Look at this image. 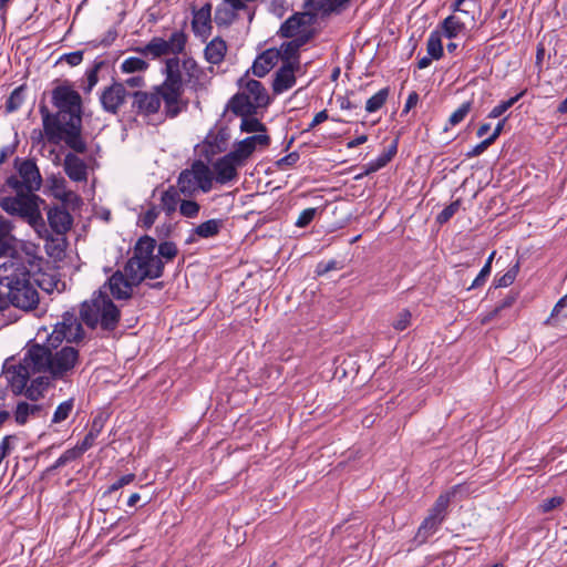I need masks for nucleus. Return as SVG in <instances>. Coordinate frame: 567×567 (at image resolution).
<instances>
[{"instance_id":"nucleus-5","label":"nucleus","mask_w":567,"mask_h":567,"mask_svg":"<svg viewBox=\"0 0 567 567\" xmlns=\"http://www.w3.org/2000/svg\"><path fill=\"white\" fill-rule=\"evenodd\" d=\"M24 255L14 251L10 259L0 265V285L12 289L31 280V268L39 266V258L34 246H23Z\"/></svg>"},{"instance_id":"nucleus-7","label":"nucleus","mask_w":567,"mask_h":567,"mask_svg":"<svg viewBox=\"0 0 567 567\" xmlns=\"http://www.w3.org/2000/svg\"><path fill=\"white\" fill-rule=\"evenodd\" d=\"M452 497L453 493L451 492L439 495L434 504L429 508L426 516L421 522L415 533L414 542L419 545H423L440 529L447 518Z\"/></svg>"},{"instance_id":"nucleus-53","label":"nucleus","mask_w":567,"mask_h":567,"mask_svg":"<svg viewBox=\"0 0 567 567\" xmlns=\"http://www.w3.org/2000/svg\"><path fill=\"white\" fill-rule=\"evenodd\" d=\"M158 257L163 260L165 259L166 261H172L178 254V248L176 246L175 243L173 241H162L159 245H158Z\"/></svg>"},{"instance_id":"nucleus-35","label":"nucleus","mask_w":567,"mask_h":567,"mask_svg":"<svg viewBox=\"0 0 567 567\" xmlns=\"http://www.w3.org/2000/svg\"><path fill=\"white\" fill-rule=\"evenodd\" d=\"M398 152V138H395L391 145L382 153L380 154L374 161H371L368 163V167L365 173H373L382 167L386 166L388 163L392 161L394 155Z\"/></svg>"},{"instance_id":"nucleus-14","label":"nucleus","mask_w":567,"mask_h":567,"mask_svg":"<svg viewBox=\"0 0 567 567\" xmlns=\"http://www.w3.org/2000/svg\"><path fill=\"white\" fill-rule=\"evenodd\" d=\"M142 282L133 280L130 274L124 271H115L107 280L110 293L116 300H127L133 296V289Z\"/></svg>"},{"instance_id":"nucleus-48","label":"nucleus","mask_w":567,"mask_h":567,"mask_svg":"<svg viewBox=\"0 0 567 567\" xmlns=\"http://www.w3.org/2000/svg\"><path fill=\"white\" fill-rule=\"evenodd\" d=\"M148 68V63L142 58L130 56L125 59L121 65V70L123 73H135V72H144Z\"/></svg>"},{"instance_id":"nucleus-24","label":"nucleus","mask_w":567,"mask_h":567,"mask_svg":"<svg viewBox=\"0 0 567 567\" xmlns=\"http://www.w3.org/2000/svg\"><path fill=\"white\" fill-rule=\"evenodd\" d=\"M31 370L23 362L12 367V370L8 371L9 382L14 394H21L27 389L28 381L31 375Z\"/></svg>"},{"instance_id":"nucleus-19","label":"nucleus","mask_w":567,"mask_h":567,"mask_svg":"<svg viewBox=\"0 0 567 567\" xmlns=\"http://www.w3.org/2000/svg\"><path fill=\"white\" fill-rule=\"evenodd\" d=\"M76 152H70L65 155L63 162V168L66 176L73 182H86L87 181V165L80 158Z\"/></svg>"},{"instance_id":"nucleus-6","label":"nucleus","mask_w":567,"mask_h":567,"mask_svg":"<svg viewBox=\"0 0 567 567\" xmlns=\"http://www.w3.org/2000/svg\"><path fill=\"white\" fill-rule=\"evenodd\" d=\"M14 196H4L0 198V207L7 214L17 216L25 220L37 231L40 228H44L45 224L40 212V203L43 200L35 194L21 190L12 189Z\"/></svg>"},{"instance_id":"nucleus-42","label":"nucleus","mask_w":567,"mask_h":567,"mask_svg":"<svg viewBox=\"0 0 567 567\" xmlns=\"http://www.w3.org/2000/svg\"><path fill=\"white\" fill-rule=\"evenodd\" d=\"M427 55L434 60H439L443 56V45L441 41V34L437 31L431 32L426 41Z\"/></svg>"},{"instance_id":"nucleus-34","label":"nucleus","mask_w":567,"mask_h":567,"mask_svg":"<svg viewBox=\"0 0 567 567\" xmlns=\"http://www.w3.org/2000/svg\"><path fill=\"white\" fill-rule=\"evenodd\" d=\"M299 51L298 44L292 42V40L284 42L280 49H277L279 53L278 60H281L282 63L290 62L296 68H301Z\"/></svg>"},{"instance_id":"nucleus-44","label":"nucleus","mask_w":567,"mask_h":567,"mask_svg":"<svg viewBox=\"0 0 567 567\" xmlns=\"http://www.w3.org/2000/svg\"><path fill=\"white\" fill-rule=\"evenodd\" d=\"M49 385L48 378L39 377L31 381V384L24 390V394L29 400L35 401Z\"/></svg>"},{"instance_id":"nucleus-38","label":"nucleus","mask_w":567,"mask_h":567,"mask_svg":"<svg viewBox=\"0 0 567 567\" xmlns=\"http://www.w3.org/2000/svg\"><path fill=\"white\" fill-rule=\"evenodd\" d=\"M223 227L221 219H208L193 229V233L200 238H212L219 234Z\"/></svg>"},{"instance_id":"nucleus-45","label":"nucleus","mask_w":567,"mask_h":567,"mask_svg":"<svg viewBox=\"0 0 567 567\" xmlns=\"http://www.w3.org/2000/svg\"><path fill=\"white\" fill-rule=\"evenodd\" d=\"M24 91L25 85H20L11 92L10 96L6 101V112L12 113L20 109L24 101Z\"/></svg>"},{"instance_id":"nucleus-1","label":"nucleus","mask_w":567,"mask_h":567,"mask_svg":"<svg viewBox=\"0 0 567 567\" xmlns=\"http://www.w3.org/2000/svg\"><path fill=\"white\" fill-rule=\"evenodd\" d=\"M51 102L58 110L55 113L50 112L44 102L39 105L48 142L54 145L64 142L73 152L86 153L87 144L82 136L83 110L80 93L65 81L52 90Z\"/></svg>"},{"instance_id":"nucleus-60","label":"nucleus","mask_w":567,"mask_h":567,"mask_svg":"<svg viewBox=\"0 0 567 567\" xmlns=\"http://www.w3.org/2000/svg\"><path fill=\"white\" fill-rule=\"evenodd\" d=\"M341 268H342V265L339 261L331 259L329 261L318 262V265L316 266L315 272L317 276H324L329 271L339 270Z\"/></svg>"},{"instance_id":"nucleus-28","label":"nucleus","mask_w":567,"mask_h":567,"mask_svg":"<svg viewBox=\"0 0 567 567\" xmlns=\"http://www.w3.org/2000/svg\"><path fill=\"white\" fill-rule=\"evenodd\" d=\"M14 228V225L11 220L4 218L0 220V249L7 251V252H14L17 238L12 234V230Z\"/></svg>"},{"instance_id":"nucleus-41","label":"nucleus","mask_w":567,"mask_h":567,"mask_svg":"<svg viewBox=\"0 0 567 567\" xmlns=\"http://www.w3.org/2000/svg\"><path fill=\"white\" fill-rule=\"evenodd\" d=\"M66 243L63 237L49 238L45 243V251L50 257L61 259L65 252Z\"/></svg>"},{"instance_id":"nucleus-25","label":"nucleus","mask_w":567,"mask_h":567,"mask_svg":"<svg viewBox=\"0 0 567 567\" xmlns=\"http://www.w3.org/2000/svg\"><path fill=\"white\" fill-rule=\"evenodd\" d=\"M198 189L208 193L213 187V173L203 161L196 159L190 166Z\"/></svg>"},{"instance_id":"nucleus-56","label":"nucleus","mask_w":567,"mask_h":567,"mask_svg":"<svg viewBox=\"0 0 567 567\" xmlns=\"http://www.w3.org/2000/svg\"><path fill=\"white\" fill-rule=\"evenodd\" d=\"M411 319L412 313L410 312V310L402 309L401 311H399L395 319L393 320L392 327L396 331H403L410 326Z\"/></svg>"},{"instance_id":"nucleus-21","label":"nucleus","mask_w":567,"mask_h":567,"mask_svg":"<svg viewBox=\"0 0 567 567\" xmlns=\"http://www.w3.org/2000/svg\"><path fill=\"white\" fill-rule=\"evenodd\" d=\"M227 109L240 117L244 115H256L258 110L246 92H238L233 95L227 103Z\"/></svg>"},{"instance_id":"nucleus-9","label":"nucleus","mask_w":567,"mask_h":567,"mask_svg":"<svg viewBox=\"0 0 567 567\" xmlns=\"http://www.w3.org/2000/svg\"><path fill=\"white\" fill-rule=\"evenodd\" d=\"M79 362V350L71 346L62 347L51 355L50 374L54 379H62L71 372Z\"/></svg>"},{"instance_id":"nucleus-30","label":"nucleus","mask_w":567,"mask_h":567,"mask_svg":"<svg viewBox=\"0 0 567 567\" xmlns=\"http://www.w3.org/2000/svg\"><path fill=\"white\" fill-rule=\"evenodd\" d=\"M166 40L161 37H154L146 45L136 48L135 51L143 56H152L153 59L168 55Z\"/></svg>"},{"instance_id":"nucleus-58","label":"nucleus","mask_w":567,"mask_h":567,"mask_svg":"<svg viewBox=\"0 0 567 567\" xmlns=\"http://www.w3.org/2000/svg\"><path fill=\"white\" fill-rule=\"evenodd\" d=\"M460 206V199L452 202L436 216V221L441 225L447 223L457 213Z\"/></svg>"},{"instance_id":"nucleus-39","label":"nucleus","mask_w":567,"mask_h":567,"mask_svg":"<svg viewBox=\"0 0 567 567\" xmlns=\"http://www.w3.org/2000/svg\"><path fill=\"white\" fill-rule=\"evenodd\" d=\"M229 140V132L227 127H220L218 132L210 136L208 135L206 138V144L212 147L213 154L221 153L227 148V142Z\"/></svg>"},{"instance_id":"nucleus-31","label":"nucleus","mask_w":567,"mask_h":567,"mask_svg":"<svg viewBox=\"0 0 567 567\" xmlns=\"http://www.w3.org/2000/svg\"><path fill=\"white\" fill-rule=\"evenodd\" d=\"M441 29L445 38L453 39L466 29V22L461 16L451 14L442 21Z\"/></svg>"},{"instance_id":"nucleus-8","label":"nucleus","mask_w":567,"mask_h":567,"mask_svg":"<svg viewBox=\"0 0 567 567\" xmlns=\"http://www.w3.org/2000/svg\"><path fill=\"white\" fill-rule=\"evenodd\" d=\"M14 168L20 178L10 175L0 187V193H7L8 189H21L33 193L39 190L42 185V176L33 159H21L16 157Z\"/></svg>"},{"instance_id":"nucleus-23","label":"nucleus","mask_w":567,"mask_h":567,"mask_svg":"<svg viewBox=\"0 0 567 567\" xmlns=\"http://www.w3.org/2000/svg\"><path fill=\"white\" fill-rule=\"evenodd\" d=\"M276 48H270L260 53L251 65L254 75L264 78L279 61Z\"/></svg>"},{"instance_id":"nucleus-18","label":"nucleus","mask_w":567,"mask_h":567,"mask_svg":"<svg viewBox=\"0 0 567 567\" xmlns=\"http://www.w3.org/2000/svg\"><path fill=\"white\" fill-rule=\"evenodd\" d=\"M301 68H296L290 62L282 63L281 66L275 73L272 81V91L275 94H280L288 91L296 84V72H299Z\"/></svg>"},{"instance_id":"nucleus-13","label":"nucleus","mask_w":567,"mask_h":567,"mask_svg":"<svg viewBox=\"0 0 567 567\" xmlns=\"http://www.w3.org/2000/svg\"><path fill=\"white\" fill-rule=\"evenodd\" d=\"M132 111L138 115L150 116L156 114L159 111L161 102L163 101L155 86L152 92L135 91L131 94Z\"/></svg>"},{"instance_id":"nucleus-47","label":"nucleus","mask_w":567,"mask_h":567,"mask_svg":"<svg viewBox=\"0 0 567 567\" xmlns=\"http://www.w3.org/2000/svg\"><path fill=\"white\" fill-rule=\"evenodd\" d=\"M389 93V87H383L372 95L365 103L367 112L373 113L380 110L385 104Z\"/></svg>"},{"instance_id":"nucleus-12","label":"nucleus","mask_w":567,"mask_h":567,"mask_svg":"<svg viewBox=\"0 0 567 567\" xmlns=\"http://www.w3.org/2000/svg\"><path fill=\"white\" fill-rule=\"evenodd\" d=\"M244 164L245 163L234 151H230L223 157L218 158L213 164L216 182L219 184H227L234 181L238 176L237 168Z\"/></svg>"},{"instance_id":"nucleus-59","label":"nucleus","mask_w":567,"mask_h":567,"mask_svg":"<svg viewBox=\"0 0 567 567\" xmlns=\"http://www.w3.org/2000/svg\"><path fill=\"white\" fill-rule=\"evenodd\" d=\"M105 65V61L103 60H95L93 68L86 72L87 76V86L85 87L86 92H90L97 83L99 78V71Z\"/></svg>"},{"instance_id":"nucleus-11","label":"nucleus","mask_w":567,"mask_h":567,"mask_svg":"<svg viewBox=\"0 0 567 567\" xmlns=\"http://www.w3.org/2000/svg\"><path fill=\"white\" fill-rule=\"evenodd\" d=\"M52 351L49 346L31 344L23 358V363L33 372H49L51 370Z\"/></svg>"},{"instance_id":"nucleus-29","label":"nucleus","mask_w":567,"mask_h":567,"mask_svg":"<svg viewBox=\"0 0 567 567\" xmlns=\"http://www.w3.org/2000/svg\"><path fill=\"white\" fill-rule=\"evenodd\" d=\"M307 13H295L289 17L280 27L279 34L282 38H293L300 31V28L303 27L307 21Z\"/></svg>"},{"instance_id":"nucleus-36","label":"nucleus","mask_w":567,"mask_h":567,"mask_svg":"<svg viewBox=\"0 0 567 567\" xmlns=\"http://www.w3.org/2000/svg\"><path fill=\"white\" fill-rule=\"evenodd\" d=\"M190 172V168H186L181 172L177 178V190L186 197H192L198 190L194 174Z\"/></svg>"},{"instance_id":"nucleus-40","label":"nucleus","mask_w":567,"mask_h":567,"mask_svg":"<svg viewBox=\"0 0 567 567\" xmlns=\"http://www.w3.org/2000/svg\"><path fill=\"white\" fill-rule=\"evenodd\" d=\"M186 42L187 37L183 31H174L169 39L166 40L168 54H174L176 56L182 53L185 49Z\"/></svg>"},{"instance_id":"nucleus-27","label":"nucleus","mask_w":567,"mask_h":567,"mask_svg":"<svg viewBox=\"0 0 567 567\" xmlns=\"http://www.w3.org/2000/svg\"><path fill=\"white\" fill-rule=\"evenodd\" d=\"M45 415L47 411L43 405L27 402H19L14 411V419L19 425L25 424L30 416L41 417Z\"/></svg>"},{"instance_id":"nucleus-62","label":"nucleus","mask_w":567,"mask_h":567,"mask_svg":"<svg viewBox=\"0 0 567 567\" xmlns=\"http://www.w3.org/2000/svg\"><path fill=\"white\" fill-rule=\"evenodd\" d=\"M564 503V498L561 496H554L547 499H544L539 504V511L542 513H549L553 509L559 507Z\"/></svg>"},{"instance_id":"nucleus-37","label":"nucleus","mask_w":567,"mask_h":567,"mask_svg":"<svg viewBox=\"0 0 567 567\" xmlns=\"http://www.w3.org/2000/svg\"><path fill=\"white\" fill-rule=\"evenodd\" d=\"M179 200V192L174 186H169L162 193L159 208L163 209L167 216H171L176 212Z\"/></svg>"},{"instance_id":"nucleus-20","label":"nucleus","mask_w":567,"mask_h":567,"mask_svg":"<svg viewBox=\"0 0 567 567\" xmlns=\"http://www.w3.org/2000/svg\"><path fill=\"white\" fill-rule=\"evenodd\" d=\"M56 324L61 330V337L65 338L68 342H80L83 340L84 330L82 323L73 313L65 312L63 320Z\"/></svg>"},{"instance_id":"nucleus-51","label":"nucleus","mask_w":567,"mask_h":567,"mask_svg":"<svg viewBox=\"0 0 567 567\" xmlns=\"http://www.w3.org/2000/svg\"><path fill=\"white\" fill-rule=\"evenodd\" d=\"M73 406H74L73 399H69V400L60 403L53 413V417H52L51 422L53 424H58V423L65 421L69 417L70 413L72 412Z\"/></svg>"},{"instance_id":"nucleus-43","label":"nucleus","mask_w":567,"mask_h":567,"mask_svg":"<svg viewBox=\"0 0 567 567\" xmlns=\"http://www.w3.org/2000/svg\"><path fill=\"white\" fill-rule=\"evenodd\" d=\"M240 130H241V132H246V133L260 132L262 134H266V132H267L266 125L261 121L256 118L255 115L241 116Z\"/></svg>"},{"instance_id":"nucleus-57","label":"nucleus","mask_w":567,"mask_h":567,"mask_svg":"<svg viewBox=\"0 0 567 567\" xmlns=\"http://www.w3.org/2000/svg\"><path fill=\"white\" fill-rule=\"evenodd\" d=\"M200 205L195 200H182L179 205V213L184 217L195 218L198 216Z\"/></svg>"},{"instance_id":"nucleus-33","label":"nucleus","mask_w":567,"mask_h":567,"mask_svg":"<svg viewBox=\"0 0 567 567\" xmlns=\"http://www.w3.org/2000/svg\"><path fill=\"white\" fill-rule=\"evenodd\" d=\"M105 422L106 416L103 413H99L94 416L87 434L84 436L83 441L79 443L82 446V449L87 451L94 445V442L96 437L101 434L105 425Z\"/></svg>"},{"instance_id":"nucleus-15","label":"nucleus","mask_w":567,"mask_h":567,"mask_svg":"<svg viewBox=\"0 0 567 567\" xmlns=\"http://www.w3.org/2000/svg\"><path fill=\"white\" fill-rule=\"evenodd\" d=\"M131 94L124 87V83L113 82L112 85L104 89L100 96L103 110L111 114H117L120 107Z\"/></svg>"},{"instance_id":"nucleus-22","label":"nucleus","mask_w":567,"mask_h":567,"mask_svg":"<svg viewBox=\"0 0 567 567\" xmlns=\"http://www.w3.org/2000/svg\"><path fill=\"white\" fill-rule=\"evenodd\" d=\"M50 227L59 235H64L72 225L71 214L62 207H53L48 212Z\"/></svg>"},{"instance_id":"nucleus-16","label":"nucleus","mask_w":567,"mask_h":567,"mask_svg":"<svg viewBox=\"0 0 567 567\" xmlns=\"http://www.w3.org/2000/svg\"><path fill=\"white\" fill-rule=\"evenodd\" d=\"M238 85L243 87L249 99L257 105V107H265L269 104V95L261 82L249 79L248 72L238 80Z\"/></svg>"},{"instance_id":"nucleus-50","label":"nucleus","mask_w":567,"mask_h":567,"mask_svg":"<svg viewBox=\"0 0 567 567\" xmlns=\"http://www.w3.org/2000/svg\"><path fill=\"white\" fill-rule=\"evenodd\" d=\"M526 93V90L520 91L515 96L508 99L507 101L501 102L498 105L492 109L488 113V118H497L502 116L508 109H511L516 102H518Z\"/></svg>"},{"instance_id":"nucleus-55","label":"nucleus","mask_w":567,"mask_h":567,"mask_svg":"<svg viewBox=\"0 0 567 567\" xmlns=\"http://www.w3.org/2000/svg\"><path fill=\"white\" fill-rule=\"evenodd\" d=\"M471 110H472L471 101L462 103L460 105V107L451 114V116L449 118L450 125L454 126V125L460 124L466 117V115L470 113Z\"/></svg>"},{"instance_id":"nucleus-63","label":"nucleus","mask_w":567,"mask_h":567,"mask_svg":"<svg viewBox=\"0 0 567 567\" xmlns=\"http://www.w3.org/2000/svg\"><path fill=\"white\" fill-rule=\"evenodd\" d=\"M135 480V474L130 473L121 476L117 481H115L105 492V494H111L120 488L131 484Z\"/></svg>"},{"instance_id":"nucleus-54","label":"nucleus","mask_w":567,"mask_h":567,"mask_svg":"<svg viewBox=\"0 0 567 567\" xmlns=\"http://www.w3.org/2000/svg\"><path fill=\"white\" fill-rule=\"evenodd\" d=\"M161 213V208L154 204L150 205V208L140 216L141 226L145 229H150Z\"/></svg>"},{"instance_id":"nucleus-52","label":"nucleus","mask_w":567,"mask_h":567,"mask_svg":"<svg viewBox=\"0 0 567 567\" xmlns=\"http://www.w3.org/2000/svg\"><path fill=\"white\" fill-rule=\"evenodd\" d=\"M519 271V262L517 261L515 265H513L504 275L501 277L495 278L494 285L496 288H505L511 286Z\"/></svg>"},{"instance_id":"nucleus-17","label":"nucleus","mask_w":567,"mask_h":567,"mask_svg":"<svg viewBox=\"0 0 567 567\" xmlns=\"http://www.w3.org/2000/svg\"><path fill=\"white\" fill-rule=\"evenodd\" d=\"M270 145V136L267 134H257L248 136L235 144L233 150L239 158L245 163L257 147H268Z\"/></svg>"},{"instance_id":"nucleus-2","label":"nucleus","mask_w":567,"mask_h":567,"mask_svg":"<svg viewBox=\"0 0 567 567\" xmlns=\"http://www.w3.org/2000/svg\"><path fill=\"white\" fill-rule=\"evenodd\" d=\"M156 240L144 235L138 238L134 248L133 255L124 266L125 274H130L133 280L143 282L145 279H157L164 274L165 264L156 255Z\"/></svg>"},{"instance_id":"nucleus-4","label":"nucleus","mask_w":567,"mask_h":567,"mask_svg":"<svg viewBox=\"0 0 567 567\" xmlns=\"http://www.w3.org/2000/svg\"><path fill=\"white\" fill-rule=\"evenodd\" d=\"M80 319L91 329L100 327L103 331L112 332L118 326L121 310L105 291L99 290L90 300L82 302Z\"/></svg>"},{"instance_id":"nucleus-49","label":"nucleus","mask_w":567,"mask_h":567,"mask_svg":"<svg viewBox=\"0 0 567 567\" xmlns=\"http://www.w3.org/2000/svg\"><path fill=\"white\" fill-rule=\"evenodd\" d=\"M517 299V295L516 293H513L511 292L509 295H507L501 302L498 306L495 307L494 310H492L491 312H488L486 316H484L481 320V322L483 324H486L488 322H491L494 318H496L498 316V313L503 310V309H506V308H509L512 307L515 301Z\"/></svg>"},{"instance_id":"nucleus-3","label":"nucleus","mask_w":567,"mask_h":567,"mask_svg":"<svg viewBox=\"0 0 567 567\" xmlns=\"http://www.w3.org/2000/svg\"><path fill=\"white\" fill-rule=\"evenodd\" d=\"M164 74L165 80L159 85H155V90L163 99L165 116L175 118L188 105V101L183 100L184 83L179 58L174 56L165 61Z\"/></svg>"},{"instance_id":"nucleus-32","label":"nucleus","mask_w":567,"mask_h":567,"mask_svg":"<svg viewBox=\"0 0 567 567\" xmlns=\"http://www.w3.org/2000/svg\"><path fill=\"white\" fill-rule=\"evenodd\" d=\"M226 51V42L221 38H215L206 45L204 53L209 63L218 64L224 60Z\"/></svg>"},{"instance_id":"nucleus-10","label":"nucleus","mask_w":567,"mask_h":567,"mask_svg":"<svg viewBox=\"0 0 567 567\" xmlns=\"http://www.w3.org/2000/svg\"><path fill=\"white\" fill-rule=\"evenodd\" d=\"M40 301L39 292L30 281L9 289V302L16 308L29 311L38 307Z\"/></svg>"},{"instance_id":"nucleus-26","label":"nucleus","mask_w":567,"mask_h":567,"mask_svg":"<svg viewBox=\"0 0 567 567\" xmlns=\"http://www.w3.org/2000/svg\"><path fill=\"white\" fill-rule=\"evenodd\" d=\"M212 4L206 3L200 9L194 11L192 21L193 31L199 35H207L212 29Z\"/></svg>"},{"instance_id":"nucleus-46","label":"nucleus","mask_w":567,"mask_h":567,"mask_svg":"<svg viewBox=\"0 0 567 567\" xmlns=\"http://www.w3.org/2000/svg\"><path fill=\"white\" fill-rule=\"evenodd\" d=\"M236 18L237 13H234V10L226 4L218 6L215 10L214 20L219 27L231 24Z\"/></svg>"},{"instance_id":"nucleus-61","label":"nucleus","mask_w":567,"mask_h":567,"mask_svg":"<svg viewBox=\"0 0 567 567\" xmlns=\"http://www.w3.org/2000/svg\"><path fill=\"white\" fill-rule=\"evenodd\" d=\"M316 214H317V208H307V209H303V210L299 214V216H298V218H297V220H296L295 225H296L297 227H299V228H305V227H307V226H308V225H309V224L315 219Z\"/></svg>"},{"instance_id":"nucleus-64","label":"nucleus","mask_w":567,"mask_h":567,"mask_svg":"<svg viewBox=\"0 0 567 567\" xmlns=\"http://www.w3.org/2000/svg\"><path fill=\"white\" fill-rule=\"evenodd\" d=\"M300 158V155L298 152H291L288 155L284 156L282 158L278 159L276 162V166L280 169L293 166Z\"/></svg>"}]
</instances>
